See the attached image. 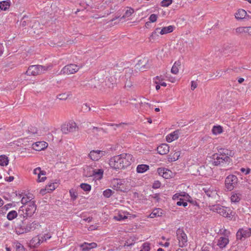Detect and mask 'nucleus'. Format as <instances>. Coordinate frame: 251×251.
Returning a JSON list of instances; mask_svg holds the SVG:
<instances>
[{"label":"nucleus","instance_id":"603ef678","mask_svg":"<svg viewBox=\"0 0 251 251\" xmlns=\"http://www.w3.org/2000/svg\"><path fill=\"white\" fill-rule=\"evenodd\" d=\"M51 235L49 233H48L47 234H45L43 236H41V239H42V243L44 241H47V240H48V239H50L51 238Z\"/></svg>","mask_w":251,"mask_h":251},{"label":"nucleus","instance_id":"412c9836","mask_svg":"<svg viewBox=\"0 0 251 251\" xmlns=\"http://www.w3.org/2000/svg\"><path fill=\"white\" fill-rule=\"evenodd\" d=\"M229 243V239L228 237L222 236L220 237L217 241L216 244L217 245L220 249H224L226 247L227 245Z\"/></svg>","mask_w":251,"mask_h":251},{"label":"nucleus","instance_id":"7ed1b4c3","mask_svg":"<svg viewBox=\"0 0 251 251\" xmlns=\"http://www.w3.org/2000/svg\"><path fill=\"white\" fill-rule=\"evenodd\" d=\"M111 184L113 189L124 192H128L133 186L132 181L129 178L114 179Z\"/></svg>","mask_w":251,"mask_h":251},{"label":"nucleus","instance_id":"f8f14e48","mask_svg":"<svg viewBox=\"0 0 251 251\" xmlns=\"http://www.w3.org/2000/svg\"><path fill=\"white\" fill-rule=\"evenodd\" d=\"M76 128V124L74 121H70L67 124H63L61 127V130L64 134L74 132Z\"/></svg>","mask_w":251,"mask_h":251},{"label":"nucleus","instance_id":"423d86ee","mask_svg":"<svg viewBox=\"0 0 251 251\" xmlns=\"http://www.w3.org/2000/svg\"><path fill=\"white\" fill-rule=\"evenodd\" d=\"M51 65L42 66V65H31L30 66L25 74L28 75L36 76L41 74L44 73L49 70L51 69Z\"/></svg>","mask_w":251,"mask_h":251},{"label":"nucleus","instance_id":"e2e57ef3","mask_svg":"<svg viewBox=\"0 0 251 251\" xmlns=\"http://www.w3.org/2000/svg\"><path fill=\"white\" fill-rule=\"evenodd\" d=\"M197 87L196 83L194 81H191V88L192 90H194Z\"/></svg>","mask_w":251,"mask_h":251},{"label":"nucleus","instance_id":"a211bd4d","mask_svg":"<svg viewBox=\"0 0 251 251\" xmlns=\"http://www.w3.org/2000/svg\"><path fill=\"white\" fill-rule=\"evenodd\" d=\"M251 235V231L250 228L244 229L241 228L238 230L236 233L237 239L241 240L243 238H248Z\"/></svg>","mask_w":251,"mask_h":251},{"label":"nucleus","instance_id":"5701e85b","mask_svg":"<svg viewBox=\"0 0 251 251\" xmlns=\"http://www.w3.org/2000/svg\"><path fill=\"white\" fill-rule=\"evenodd\" d=\"M157 151L161 155L167 154L169 152V146L167 144H162L157 148Z\"/></svg>","mask_w":251,"mask_h":251},{"label":"nucleus","instance_id":"3c124183","mask_svg":"<svg viewBox=\"0 0 251 251\" xmlns=\"http://www.w3.org/2000/svg\"><path fill=\"white\" fill-rule=\"evenodd\" d=\"M157 18L158 16H157V15L152 14L150 15L149 20L150 21V22L154 23L157 21Z\"/></svg>","mask_w":251,"mask_h":251},{"label":"nucleus","instance_id":"39448f33","mask_svg":"<svg viewBox=\"0 0 251 251\" xmlns=\"http://www.w3.org/2000/svg\"><path fill=\"white\" fill-rule=\"evenodd\" d=\"M210 209L230 220L232 219L235 215V212L229 208L220 204L212 205L210 207Z\"/></svg>","mask_w":251,"mask_h":251},{"label":"nucleus","instance_id":"49530a36","mask_svg":"<svg viewBox=\"0 0 251 251\" xmlns=\"http://www.w3.org/2000/svg\"><path fill=\"white\" fill-rule=\"evenodd\" d=\"M173 0H163L161 2V5L163 7H168L172 3Z\"/></svg>","mask_w":251,"mask_h":251},{"label":"nucleus","instance_id":"72a5a7b5","mask_svg":"<svg viewBox=\"0 0 251 251\" xmlns=\"http://www.w3.org/2000/svg\"><path fill=\"white\" fill-rule=\"evenodd\" d=\"M11 5L10 0H4L0 2V9L3 11H6L8 10Z\"/></svg>","mask_w":251,"mask_h":251},{"label":"nucleus","instance_id":"aec40b11","mask_svg":"<svg viewBox=\"0 0 251 251\" xmlns=\"http://www.w3.org/2000/svg\"><path fill=\"white\" fill-rule=\"evenodd\" d=\"M180 132L178 130H176L173 132L170 133L166 136V141L168 143H171L174 141L177 140L179 136Z\"/></svg>","mask_w":251,"mask_h":251},{"label":"nucleus","instance_id":"13d9d810","mask_svg":"<svg viewBox=\"0 0 251 251\" xmlns=\"http://www.w3.org/2000/svg\"><path fill=\"white\" fill-rule=\"evenodd\" d=\"M240 171L242 173L245 174V175H248L250 173L251 169L249 168H242L240 169Z\"/></svg>","mask_w":251,"mask_h":251},{"label":"nucleus","instance_id":"f03ea898","mask_svg":"<svg viewBox=\"0 0 251 251\" xmlns=\"http://www.w3.org/2000/svg\"><path fill=\"white\" fill-rule=\"evenodd\" d=\"M234 152L230 150L220 148L217 153H214L211 157L212 164L215 166L224 167L231 163V157L233 156Z\"/></svg>","mask_w":251,"mask_h":251},{"label":"nucleus","instance_id":"c756f323","mask_svg":"<svg viewBox=\"0 0 251 251\" xmlns=\"http://www.w3.org/2000/svg\"><path fill=\"white\" fill-rule=\"evenodd\" d=\"M180 154L181 153L180 151H176L173 153H171L168 156V161L170 162H174L178 160Z\"/></svg>","mask_w":251,"mask_h":251},{"label":"nucleus","instance_id":"79ce46f5","mask_svg":"<svg viewBox=\"0 0 251 251\" xmlns=\"http://www.w3.org/2000/svg\"><path fill=\"white\" fill-rule=\"evenodd\" d=\"M16 251H26L24 246L20 243L16 242L15 244Z\"/></svg>","mask_w":251,"mask_h":251},{"label":"nucleus","instance_id":"6ab92c4d","mask_svg":"<svg viewBox=\"0 0 251 251\" xmlns=\"http://www.w3.org/2000/svg\"><path fill=\"white\" fill-rule=\"evenodd\" d=\"M48 144L44 141L36 142L32 145V149L36 151H41L48 147Z\"/></svg>","mask_w":251,"mask_h":251},{"label":"nucleus","instance_id":"774afa93","mask_svg":"<svg viewBox=\"0 0 251 251\" xmlns=\"http://www.w3.org/2000/svg\"><path fill=\"white\" fill-rule=\"evenodd\" d=\"M200 251H209L208 247L207 246H203Z\"/></svg>","mask_w":251,"mask_h":251},{"label":"nucleus","instance_id":"393cba45","mask_svg":"<svg viewBox=\"0 0 251 251\" xmlns=\"http://www.w3.org/2000/svg\"><path fill=\"white\" fill-rule=\"evenodd\" d=\"M237 34L247 33L248 35L251 36V26L248 27H238L235 29Z\"/></svg>","mask_w":251,"mask_h":251},{"label":"nucleus","instance_id":"4d7b16f0","mask_svg":"<svg viewBox=\"0 0 251 251\" xmlns=\"http://www.w3.org/2000/svg\"><path fill=\"white\" fill-rule=\"evenodd\" d=\"M176 204L178 206L182 205L184 207H186L187 206L188 203L187 202H184V201H182L181 199H180V201L176 202Z\"/></svg>","mask_w":251,"mask_h":251},{"label":"nucleus","instance_id":"338daca9","mask_svg":"<svg viewBox=\"0 0 251 251\" xmlns=\"http://www.w3.org/2000/svg\"><path fill=\"white\" fill-rule=\"evenodd\" d=\"M151 106V104L149 103H144L142 104V107L144 108L150 107Z\"/></svg>","mask_w":251,"mask_h":251},{"label":"nucleus","instance_id":"c03bdc74","mask_svg":"<svg viewBox=\"0 0 251 251\" xmlns=\"http://www.w3.org/2000/svg\"><path fill=\"white\" fill-rule=\"evenodd\" d=\"M69 192L72 199L74 200L76 199L77 197V193L75 189H71Z\"/></svg>","mask_w":251,"mask_h":251},{"label":"nucleus","instance_id":"052dcab7","mask_svg":"<svg viewBox=\"0 0 251 251\" xmlns=\"http://www.w3.org/2000/svg\"><path fill=\"white\" fill-rule=\"evenodd\" d=\"M29 132H31L33 134H38V130L36 128L34 127H32L29 130Z\"/></svg>","mask_w":251,"mask_h":251},{"label":"nucleus","instance_id":"2eb2a0df","mask_svg":"<svg viewBox=\"0 0 251 251\" xmlns=\"http://www.w3.org/2000/svg\"><path fill=\"white\" fill-rule=\"evenodd\" d=\"M33 174L37 176L38 182H44L47 179L46 171L42 170L40 167H37L33 170Z\"/></svg>","mask_w":251,"mask_h":251},{"label":"nucleus","instance_id":"9d476101","mask_svg":"<svg viewBox=\"0 0 251 251\" xmlns=\"http://www.w3.org/2000/svg\"><path fill=\"white\" fill-rule=\"evenodd\" d=\"M80 67L75 64H70L65 66L60 71V74L70 75L77 72Z\"/></svg>","mask_w":251,"mask_h":251},{"label":"nucleus","instance_id":"a19ab883","mask_svg":"<svg viewBox=\"0 0 251 251\" xmlns=\"http://www.w3.org/2000/svg\"><path fill=\"white\" fill-rule=\"evenodd\" d=\"M91 169L94 170L95 169H94L93 168H92L90 166H87L84 168V175L85 176H86L87 177H90V176H88V174L92 173V171Z\"/></svg>","mask_w":251,"mask_h":251},{"label":"nucleus","instance_id":"0eeeda50","mask_svg":"<svg viewBox=\"0 0 251 251\" xmlns=\"http://www.w3.org/2000/svg\"><path fill=\"white\" fill-rule=\"evenodd\" d=\"M39 226V224L35 222L25 224L22 223L20 224L16 228L18 234H21L34 230Z\"/></svg>","mask_w":251,"mask_h":251},{"label":"nucleus","instance_id":"20e7f679","mask_svg":"<svg viewBox=\"0 0 251 251\" xmlns=\"http://www.w3.org/2000/svg\"><path fill=\"white\" fill-rule=\"evenodd\" d=\"M36 206L34 201H29L27 204L20 207L18 214L21 217H31L35 212Z\"/></svg>","mask_w":251,"mask_h":251},{"label":"nucleus","instance_id":"f704fd0d","mask_svg":"<svg viewBox=\"0 0 251 251\" xmlns=\"http://www.w3.org/2000/svg\"><path fill=\"white\" fill-rule=\"evenodd\" d=\"M165 79L162 76H156L154 79V82L156 84H160L161 86L166 87L167 83L163 81Z\"/></svg>","mask_w":251,"mask_h":251},{"label":"nucleus","instance_id":"c9c22d12","mask_svg":"<svg viewBox=\"0 0 251 251\" xmlns=\"http://www.w3.org/2000/svg\"><path fill=\"white\" fill-rule=\"evenodd\" d=\"M159 27L155 28V29L151 33V35L150 37V40L151 41H154L155 40L157 39L159 37V35L160 34V32L159 31Z\"/></svg>","mask_w":251,"mask_h":251},{"label":"nucleus","instance_id":"a878e982","mask_svg":"<svg viewBox=\"0 0 251 251\" xmlns=\"http://www.w3.org/2000/svg\"><path fill=\"white\" fill-rule=\"evenodd\" d=\"M92 173L88 174V176H93L97 179H100L103 176V171L102 169H94L92 170Z\"/></svg>","mask_w":251,"mask_h":251},{"label":"nucleus","instance_id":"c85d7f7f","mask_svg":"<svg viewBox=\"0 0 251 251\" xmlns=\"http://www.w3.org/2000/svg\"><path fill=\"white\" fill-rule=\"evenodd\" d=\"M247 15L246 11L243 9H238L235 13V17L237 20H242Z\"/></svg>","mask_w":251,"mask_h":251},{"label":"nucleus","instance_id":"1a4fd4ad","mask_svg":"<svg viewBox=\"0 0 251 251\" xmlns=\"http://www.w3.org/2000/svg\"><path fill=\"white\" fill-rule=\"evenodd\" d=\"M202 190L204 192L206 196L209 198L217 200L219 198L217 188L215 186L205 185L202 188Z\"/></svg>","mask_w":251,"mask_h":251},{"label":"nucleus","instance_id":"f3484780","mask_svg":"<svg viewBox=\"0 0 251 251\" xmlns=\"http://www.w3.org/2000/svg\"><path fill=\"white\" fill-rule=\"evenodd\" d=\"M58 185L56 182H51L47 184L45 188L41 189L40 191V194L44 195L47 193H50L55 190Z\"/></svg>","mask_w":251,"mask_h":251},{"label":"nucleus","instance_id":"37998d69","mask_svg":"<svg viewBox=\"0 0 251 251\" xmlns=\"http://www.w3.org/2000/svg\"><path fill=\"white\" fill-rule=\"evenodd\" d=\"M150 244L148 242H146L142 245L141 250L140 251H150Z\"/></svg>","mask_w":251,"mask_h":251},{"label":"nucleus","instance_id":"cd10ccee","mask_svg":"<svg viewBox=\"0 0 251 251\" xmlns=\"http://www.w3.org/2000/svg\"><path fill=\"white\" fill-rule=\"evenodd\" d=\"M175 27L173 25H169L166 27H163L162 28L159 27V31L160 34L164 35L167 33L172 32L174 30Z\"/></svg>","mask_w":251,"mask_h":251},{"label":"nucleus","instance_id":"f257e3e1","mask_svg":"<svg viewBox=\"0 0 251 251\" xmlns=\"http://www.w3.org/2000/svg\"><path fill=\"white\" fill-rule=\"evenodd\" d=\"M134 162V158L131 154L123 153L111 158L109 160V165L114 170L118 171L126 169Z\"/></svg>","mask_w":251,"mask_h":251},{"label":"nucleus","instance_id":"09e8293b","mask_svg":"<svg viewBox=\"0 0 251 251\" xmlns=\"http://www.w3.org/2000/svg\"><path fill=\"white\" fill-rule=\"evenodd\" d=\"M113 193V192L111 189H108L103 191V195L105 197L108 198H109Z\"/></svg>","mask_w":251,"mask_h":251},{"label":"nucleus","instance_id":"7c9ffc66","mask_svg":"<svg viewBox=\"0 0 251 251\" xmlns=\"http://www.w3.org/2000/svg\"><path fill=\"white\" fill-rule=\"evenodd\" d=\"M150 169L149 165L146 164H140L137 166L136 172L138 173L142 174L148 171Z\"/></svg>","mask_w":251,"mask_h":251},{"label":"nucleus","instance_id":"5fc2aeb1","mask_svg":"<svg viewBox=\"0 0 251 251\" xmlns=\"http://www.w3.org/2000/svg\"><path fill=\"white\" fill-rule=\"evenodd\" d=\"M161 186V183L158 180H155L154 181L152 184V188L154 189H157L160 188Z\"/></svg>","mask_w":251,"mask_h":251},{"label":"nucleus","instance_id":"58836bf2","mask_svg":"<svg viewBox=\"0 0 251 251\" xmlns=\"http://www.w3.org/2000/svg\"><path fill=\"white\" fill-rule=\"evenodd\" d=\"M17 215H18V213L17 212V211H16L15 210H12V211H10L9 212H8V213L7 214V218L9 220L11 221V220L14 219L15 218H16Z\"/></svg>","mask_w":251,"mask_h":251},{"label":"nucleus","instance_id":"6e6552de","mask_svg":"<svg viewBox=\"0 0 251 251\" xmlns=\"http://www.w3.org/2000/svg\"><path fill=\"white\" fill-rule=\"evenodd\" d=\"M238 182L237 177L233 175H228L225 179L226 188L229 191H231L236 186Z\"/></svg>","mask_w":251,"mask_h":251},{"label":"nucleus","instance_id":"2f4dec72","mask_svg":"<svg viewBox=\"0 0 251 251\" xmlns=\"http://www.w3.org/2000/svg\"><path fill=\"white\" fill-rule=\"evenodd\" d=\"M213 135H217L222 133L224 131L223 127L220 125L214 126L211 130Z\"/></svg>","mask_w":251,"mask_h":251},{"label":"nucleus","instance_id":"a18cd8bd","mask_svg":"<svg viewBox=\"0 0 251 251\" xmlns=\"http://www.w3.org/2000/svg\"><path fill=\"white\" fill-rule=\"evenodd\" d=\"M29 201H31L30 198L25 195L24 196L21 200V202L22 204L25 205L27 204Z\"/></svg>","mask_w":251,"mask_h":251},{"label":"nucleus","instance_id":"4c0bfd02","mask_svg":"<svg viewBox=\"0 0 251 251\" xmlns=\"http://www.w3.org/2000/svg\"><path fill=\"white\" fill-rule=\"evenodd\" d=\"M42 243L41 236H37L32 238L30 241V244L35 246Z\"/></svg>","mask_w":251,"mask_h":251},{"label":"nucleus","instance_id":"ddd939ff","mask_svg":"<svg viewBox=\"0 0 251 251\" xmlns=\"http://www.w3.org/2000/svg\"><path fill=\"white\" fill-rule=\"evenodd\" d=\"M130 215L129 213L126 211L117 209L115 211L113 219L116 221H121L126 219Z\"/></svg>","mask_w":251,"mask_h":251},{"label":"nucleus","instance_id":"b1692460","mask_svg":"<svg viewBox=\"0 0 251 251\" xmlns=\"http://www.w3.org/2000/svg\"><path fill=\"white\" fill-rule=\"evenodd\" d=\"M230 199L232 203L239 202L241 199V194L236 191L232 192L231 193Z\"/></svg>","mask_w":251,"mask_h":251},{"label":"nucleus","instance_id":"de8ad7c7","mask_svg":"<svg viewBox=\"0 0 251 251\" xmlns=\"http://www.w3.org/2000/svg\"><path fill=\"white\" fill-rule=\"evenodd\" d=\"M134 12V10L132 8H128L126 11L124 17H128L130 16Z\"/></svg>","mask_w":251,"mask_h":251},{"label":"nucleus","instance_id":"0e129e2a","mask_svg":"<svg viewBox=\"0 0 251 251\" xmlns=\"http://www.w3.org/2000/svg\"><path fill=\"white\" fill-rule=\"evenodd\" d=\"M168 240L169 239H167V242H166L164 244H163V243H160V245L164 247H165V248H167V247H168L170 245V243L169 242H168Z\"/></svg>","mask_w":251,"mask_h":251},{"label":"nucleus","instance_id":"bf43d9fd","mask_svg":"<svg viewBox=\"0 0 251 251\" xmlns=\"http://www.w3.org/2000/svg\"><path fill=\"white\" fill-rule=\"evenodd\" d=\"M132 86V82L129 80H127L125 83V87L126 88H130Z\"/></svg>","mask_w":251,"mask_h":251},{"label":"nucleus","instance_id":"4468645a","mask_svg":"<svg viewBox=\"0 0 251 251\" xmlns=\"http://www.w3.org/2000/svg\"><path fill=\"white\" fill-rule=\"evenodd\" d=\"M157 173L159 176L165 179H170L175 176V173L165 168H158Z\"/></svg>","mask_w":251,"mask_h":251},{"label":"nucleus","instance_id":"473e14b6","mask_svg":"<svg viewBox=\"0 0 251 251\" xmlns=\"http://www.w3.org/2000/svg\"><path fill=\"white\" fill-rule=\"evenodd\" d=\"M180 66L181 62L180 61H176L172 67L171 73L173 74L176 75L178 73Z\"/></svg>","mask_w":251,"mask_h":251},{"label":"nucleus","instance_id":"dca6fc26","mask_svg":"<svg viewBox=\"0 0 251 251\" xmlns=\"http://www.w3.org/2000/svg\"><path fill=\"white\" fill-rule=\"evenodd\" d=\"M106 152L105 151L96 150L90 151L89 156L90 158L94 161L99 160L102 156L105 155Z\"/></svg>","mask_w":251,"mask_h":251},{"label":"nucleus","instance_id":"9b49d317","mask_svg":"<svg viewBox=\"0 0 251 251\" xmlns=\"http://www.w3.org/2000/svg\"><path fill=\"white\" fill-rule=\"evenodd\" d=\"M177 239L180 247H185L187 245V236L182 229L178 228L176 231Z\"/></svg>","mask_w":251,"mask_h":251},{"label":"nucleus","instance_id":"ea45409f","mask_svg":"<svg viewBox=\"0 0 251 251\" xmlns=\"http://www.w3.org/2000/svg\"><path fill=\"white\" fill-rule=\"evenodd\" d=\"M80 187L85 192H90L91 190V186L87 183H82L80 184Z\"/></svg>","mask_w":251,"mask_h":251},{"label":"nucleus","instance_id":"8fccbe9b","mask_svg":"<svg viewBox=\"0 0 251 251\" xmlns=\"http://www.w3.org/2000/svg\"><path fill=\"white\" fill-rule=\"evenodd\" d=\"M69 95L67 93H63L58 95L57 96V99L60 100H66L68 99L69 97Z\"/></svg>","mask_w":251,"mask_h":251},{"label":"nucleus","instance_id":"69168bd1","mask_svg":"<svg viewBox=\"0 0 251 251\" xmlns=\"http://www.w3.org/2000/svg\"><path fill=\"white\" fill-rule=\"evenodd\" d=\"M179 197H180V195H179L177 193L173 195L172 199L174 200H176L178 199Z\"/></svg>","mask_w":251,"mask_h":251},{"label":"nucleus","instance_id":"680f3d73","mask_svg":"<svg viewBox=\"0 0 251 251\" xmlns=\"http://www.w3.org/2000/svg\"><path fill=\"white\" fill-rule=\"evenodd\" d=\"M178 194L179 195H180V197H185V198H187V197H189V195L185 192H180V193H178Z\"/></svg>","mask_w":251,"mask_h":251},{"label":"nucleus","instance_id":"bb28decb","mask_svg":"<svg viewBox=\"0 0 251 251\" xmlns=\"http://www.w3.org/2000/svg\"><path fill=\"white\" fill-rule=\"evenodd\" d=\"M164 214V211L161 208H155L150 214L149 217L154 218L157 217H161Z\"/></svg>","mask_w":251,"mask_h":251},{"label":"nucleus","instance_id":"864d4df0","mask_svg":"<svg viewBox=\"0 0 251 251\" xmlns=\"http://www.w3.org/2000/svg\"><path fill=\"white\" fill-rule=\"evenodd\" d=\"M165 77L167 80L171 82L172 83H175L176 81V78L170 75L167 74Z\"/></svg>","mask_w":251,"mask_h":251},{"label":"nucleus","instance_id":"4be33fe9","mask_svg":"<svg viewBox=\"0 0 251 251\" xmlns=\"http://www.w3.org/2000/svg\"><path fill=\"white\" fill-rule=\"evenodd\" d=\"M80 247L82 251H90L91 249L97 248V244L95 242L91 243L84 242L80 246Z\"/></svg>","mask_w":251,"mask_h":251},{"label":"nucleus","instance_id":"e433bc0d","mask_svg":"<svg viewBox=\"0 0 251 251\" xmlns=\"http://www.w3.org/2000/svg\"><path fill=\"white\" fill-rule=\"evenodd\" d=\"M9 163L8 157L5 155H0V166H6Z\"/></svg>","mask_w":251,"mask_h":251},{"label":"nucleus","instance_id":"6e6d98bb","mask_svg":"<svg viewBox=\"0 0 251 251\" xmlns=\"http://www.w3.org/2000/svg\"><path fill=\"white\" fill-rule=\"evenodd\" d=\"M220 231L222 234L225 235V237H228V235L230 234V231L226 229H222L220 230Z\"/></svg>","mask_w":251,"mask_h":251}]
</instances>
